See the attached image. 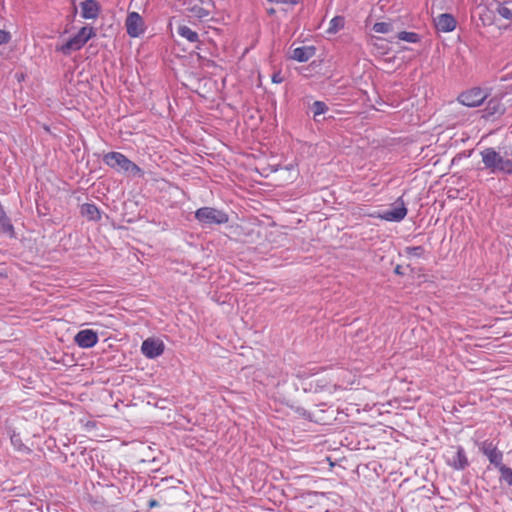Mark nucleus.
Masks as SVG:
<instances>
[{"label":"nucleus","instance_id":"nucleus-1","mask_svg":"<svg viewBox=\"0 0 512 512\" xmlns=\"http://www.w3.org/2000/svg\"><path fill=\"white\" fill-rule=\"evenodd\" d=\"M476 15L483 26L512 27V0H476Z\"/></svg>","mask_w":512,"mask_h":512},{"label":"nucleus","instance_id":"nucleus-2","mask_svg":"<svg viewBox=\"0 0 512 512\" xmlns=\"http://www.w3.org/2000/svg\"><path fill=\"white\" fill-rule=\"evenodd\" d=\"M484 167L491 173L512 174V159L501 155L494 148H485L480 152Z\"/></svg>","mask_w":512,"mask_h":512},{"label":"nucleus","instance_id":"nucleus-3","mask_svg":"<svg viewBox=\"0 0 512 512\" xmlns=\"http://www.w3.org/2000/svg\"><path fill=\"white\" fill-rule=\"evenodd\" d=\"M103 161L107 166L119 173H130L132 175L142 174L139 166L120 152H109L105 154Z\"/></svg>","mask_w":512,"mask_h":512},{"label":"nucleus","instance_id":"nucleus-4","mask_svg":"<svg viewBox=\"0 0 512 512\" xmlns=\"http://www.w3.org/2000/svg\"><path fill=\"white\" fill-rule=\"evenodd\" d=\"M94 36V29L92 27L84 26L67 42L56 46V51L61 52L64 55H70L73 51L80 50Z\"/></svg>","mask_w":512,"mask_h":512},{"label":"nucleus","instance_id":"nucleus-5","mask_svg":"<svg viewBox=\"0 0 512 512\" xmlns=\"http://www.w3.org/2000/svg\"><path fill=\"white\" fill-rule=\"evenodd\" d=\"M195 218L203 225H221L229 221L227 213L213 207H202L197 209L195 212Z\"/></svg>","mask_w":512,"mask_h":512},{"label":"nucleus","instance_id":"nucleus-6","mask_svg":"<svg viewBox=\"0 0 512 512\" xmlns=\"http://www.w3.org/2000/svg\"><path fill=\"white\" fill-rule=\"evenodd\" d=\"M488 97V93L479 87H473L460 93L457 100L460 104L467 107H478Z\"/></svg>","mask_w":512,"mask_h":512},{"label":"nucleus","instance_id":"nucleus-7","mask_svg":"<svg viewBox=\"0 0 512 512\" xmlns=\"http://www.w3.org/2000/svg\"><path fill=\"white\" fill-rule=\"evenodd\" d=\"M125 27L127 34L132 38H137L145 32V22L141 15L137 12H129Z\"/></svg>","mask_w":512,"mask_h":512},{"label":"nucleus","instance_id":"nucleus-8","mask_svg":"<svg viewBox=\"0 0 512 512\" xmlns=\"http://www.w3.org/2000/svg\"><path fill=\"white\" fill-rule=\"evenodd\" d=\"M447 463L456 470H464L469 461L464 449L461 446H452L447 451Z\"/></svg>","mask_w":512,"mask_h":512},{"label":"nucleus","instance_id":"nucleus-9","mask_svg":"<svg viewBox=\"0 0 512 512\" xmlns=\"http://www.w3.org/2000/svg\"><path fill=\"white\" fill-rule=\"evenodd\" d=\"M164 342L157 338H147L142 342L141 352L149 359H154L163 354Z\"/></svg>","mask_w":512,"mask_h":512},{"label":"nucleus","instance_id":"nucleus-10","mask_svg":"<svg viewBox=\"0 0 512 512\" xmlns=\"http://www.w3.org/2000/svg\"><path fill=\"white\" fill-rule=\"evenodd\" d=\"M407 208L402 197H399L395 202L394 206L382 214H379V218L390 221V222H399L403 220L407 215Z\"/></svg>","mask_w":512,"mask_h":512},{"label":"nucleus","instance_id":"nucleus-11","mask_svg":"<svg viewBox=\"0 0 512 512\" xmlns=\"http://www.w3.org/2000/svg\"><path fill=\"white\" fill-rule=\"evenodd\" d=\"M74 342L80 348H92L98 342V334L92 329L80 330L74 337Z\"/></svg>","mask_w":512,"mask_h":512},{"label":"nucleus","instance_id":"nucleus-12","mask_svg":"<svg viewBox=\"0 0 512 512\" xmlns=\"http://www.w3.org/2000/svg\"><path fill=\"white\" fill-rule=\"evenodd\" d=\"M480 449L495 467H499L502 464L503 454L492 442H482Z\"/></svg>","mask_w":512,"mask_h":512},{"label":"nucleus","instance_id":"nucleus-13","mask_svg":"<svg viewBox=\"0 0 512 512\" xmlns=\"http://www.w3.org/2000/svg\"><path fill=\"white\" fill-rule=\"evenodd\" d=\"M434 21L436 29L444 33L453 31L457 24L454 16L449 13L440 14Z\"/></svg>","mask_w":512,"mask_h":512},{"label":"nucleus","instance_id":"nucleus-14","mask_svg":"<svg viewBox=\"0 0 512 512\" xmlns=\"http://www.w3.org/2000/svg\"><path fill=\"white\" fill-rule=\"evenodd\" d=\"M176 492H177V490L175 488H170V489L163 491L159 495V500L150 499L148 501V507L150 509H152V508L158 507L161 503L164 505H169V506L176 504V499L174 497V494Z\"/></svg>","mask_w":512,"mask_h":512},{"label":"nucleus","instance_id":"nucleus-15","mask_svg":"<svg viewBox=\"0 0 512 512\" xmlns=\"http://www.w3.org/2000/svg\"><path fill=\"white\" fill-rule=\"evenodd\" d=\"M100 6L96 0H86L81 3V15L85 19H96Z\"/></svg>","mask_w":512,"mask_h":512},{"label":"nucleus","instance_id":"nucleus-16","mask_svg":"<svg viewBox=\"0 0 512 512\" xmlns=\"http://www.w3.org/2000/svg\"><path fill=\"white\" fill-rule=\"evenodd\" d=\"M315 54V48L313 46H302L297 47L292 51L291 58L298 62H306L312 58Z\"/></svg>","mask_w":512,"mask_h":512},{"label":"nucleus","instance_id":"nucleus-17","mask_svg":"<svg viewBox=\"0 0 512 512\" xmlns=\"http://www.w3.org/2000/svg\"><path fill=\"white\" fill-rule=\"evenodd\" d=\"M0 232L13 238L15 236L14 226L7 216L4 207L0 203Z\"/></svg>","mask_w":512,"mask_h":512},{"label":"nucleus","instance_id":"nucleus-18","mask_svg":"<svg viewBox=\"0 0 512 512\" xmlns=\"http://www.w3.org/2000/svg\"><path fill=\"white\" fill-rule=\"evenodd\" d=\"M81 214L90 221H97L101 218L98 208L90 203H85L81 206Z\"/></svg>","mask_w":512,"mask_h":512},{"label":"nucleus","instance_id":"nucleus-19","mask_svg":"<svg viewBox=\"0 0 512 512\" xmlns=\"http://www.w3.org/2000/svg\"><path fill=\"white\" fill-rule=\"evenodd\" d=\"M178 34L190 43L199 42V35L187 25H180L177 29Z\"/></svg>","mask_w":512,"mask_h":512},{"label":"nucleus","instance_id":"nucleus-20","mask_svg":"<svg viewBox=\"0 0 512 512\" xmlns=\"http://www.w3.org/2000/svg\"><path fill=\"white\" fill-rule=\"evenodd\" d=\"M345 25V19L342 16H335L333 17L330 22L329 26L327 28L328 34H336L338 31L344 28Z\"/></svg>","mask_w":512,"mask_h":512},{"label":"nucleus","instance_id":"nucleus-21","mask_svg":"<svg viewBox=\"0 0 512 512\" xmlns=\"http://www.w3.org/2000/svg\"><path fill=\"white\" fill-rule=\"evenodd\" d=\"M10 441L12 446L15 448V450L19 452H27L29 451V448L23 443L20 434L13 431L10 434Z\"/></svg>","mask_w":512,"mask_h":512},{"label":"nucleus","instance_id":"nucleus-22","mask_svg":"<svg viewBox=\"0 0 512 512\" xmlns=\"http://www.w3.org/2000/svg\"><path fill=\"white\" fill-rule=\"evenodd\" d=\"M406 256L408 257H416L423 258L425 256V248L422 246H409L404 250Z\"/></svg>","mask_w":512,"mask_h":512},{"label":"nucleus","instance_id":"nucleus-23","mask_svg":"<svg viewBox=\"0 0 512 512\" xmlns=\"http://www.w3.org/2000/svg\"><path fill=\"white\" fill-rule=\"evenodd\" d=\"M497 468L501 474V479L504 480L508 485L512 486V469L505 466L504 464H501Z\"/></svg>","mask_w":512,"mask_h":512},{"label":"nucleus","instance_id":"nucleus-24","mask_svg":"<svg viewBox=\"0 0 512 512\" xmlns=\"http://www.w3.org/2000/svg\"><path fill=\"white\" fill-rule=\"evenodd\" d=\"M398 38L409 43H417L420 40V37L417 33L407 31L400 32L398 34Z\"/></svg>","mask_w":512,"mask_h":512},{"label":"nucleus","instance_id":"nucleus-25","mask_svg":"<svg viewBox=\"0 0 512 512\" xmlns=\"http://www.w3.org/2000/svg\"><path fill=\"white\" fill-rule=\"evenodd\" d=\"M190 12L192 13V16L198 19H204L210 15V12L207 9L200 6L191 7Z\"/></svg>","mask_w":512,"mask_h":512},{"label":"nucleus","instance_id":"nucleus-26","mask_svg":"<svg viewBox=\"0 0 512 512\" xmlns=\"http://www.w3.org/2000/svg\"><path fill=\"white\" fill-rule=\"evenodd\" d=\"M373 31L376 33H389L392 31V25L388 22H377L372 27Z\"/></svg>","mask_w":512,"mask_h":512},{"label":"nucleus","instance_id":"nucleus-27","mask_svg":"<svg viewBox=\"0 0 512 512\" xmlns=\"http://www.w3.org/2000/svg\"><path fill=\"white\" fill-rule=\"evenodd\" d=\"M328 110L327 105L322 101H315L312 105L314 117L324 114Z\"/></svg>","mask_w":512,"mask_h":512},{"label":"nucleus","instance_id":"nucleus-28","mask_svg":"<svg viewBox=\"0 0 512 512\" xmlns=\"http://www.w3.org/2000/svg\"><path fill=\"white\" fill-rule=\"evenodd\" d=\"M11 39L10 33L0 29V45L7 44Z\"/></svg>","mask_w":512,"mask_h":512},{"label":"nucleus","instance_id":"nucleus-29","mask_svg":"<svg viewBox=\"0 0 512 512\" xmlns=\"http://www.w3.org/2000/svg\"><path fill=\"white\" fill-rule=\"evenodd\" d=\"M283 76L281 74V72H275L273 73L272 77H271V81L275 84H280L283 82Z\"/></svg>","mask_w":512,"mask_h":512},{"label":"nucleus","instance_id":"nucleus-30","mask_svg":"<svg viewBox=\"0 0 512 512\" xmlns=\"http://www.w3.org/2000/svg\"><path fill=\"white\" fill-rule=\"evenodd\" d=\"M300 1L301 0H273V3L297 5Z\"/></svg>","mask_w":512,"mask_h":512},{"label":"nucleus","instance_id":"nucleus-31","mask_svg":"<svg viewBox=\"0 0 512 512\" xmlns=\"http://www.w3.org/2000/svg\"><path fill=\"white\" fill-rule=\"evenodd\" d=\"M395 273H397V274H401V272H400V267H399V266H397V267L395 268Z\"/></svg>","mask_w":512,"mask_h":512},{"label":"nucleus","instance_id":"nucleus-32","mask_svg":"<svg viewBox=\"0 0 512 512\" xmlns=\"http://www.w3.org/2000/svg\"><path fill=\"white\" fill-rule=\"evenodd\" d=\"M268 12H269V14H274L275 10L273 8H271Z\"/></svg>","mask_w":512,"mask_h":512},{"label":"nucleus","instance_id":"nucleus-33","mask_svg":"<svg viewBox=\"0 0 512 512\" xmlns=\"http://www.w3.org/2000/svg\"><path fill=\"white\" fill-rule=\"evenodd\" d=\"M267 1L273 3V0H267Z\"/></svg>","mask_w":512,"mask_h":512}]
</instances>
